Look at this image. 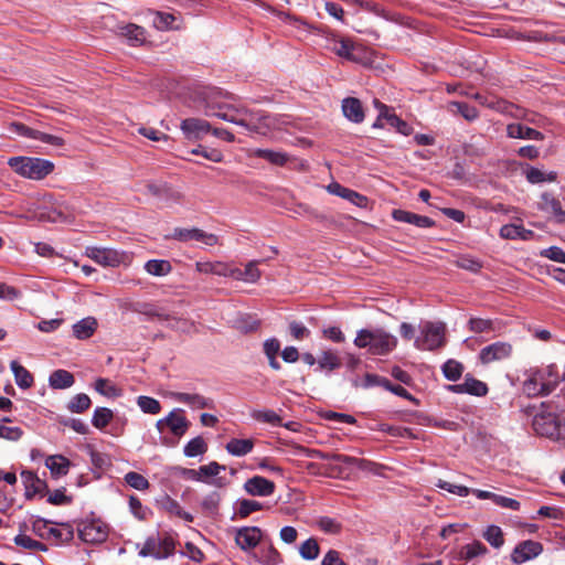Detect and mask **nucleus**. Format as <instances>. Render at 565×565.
Masks as SVG:
<instances>
[{"mask_svg": "<svg viewBox=\"0 0 565 565\" xmlns=\"http://www.w3.org/2000/svg\"><path fill=\"white\" fill-rule=\"evenodd\" d=\"M522 390L529 397L546 396L551 394L559 383V376L555 365L530 369L525 373Z\"/></svg>", "mask_w": 565, "mask_h": 565, "instance_id": "obj_1", "label": "nucleus"}, {"mask_svg": "<svg viewBox=\"0 0 565 565\" xmlns=\"http://www.w3.org/2000/svg\"><path fill=\"white\" fill-rule=\"evenodd\" d=\"M354 345L367 349L373 355H386L397 347V338L384 329H361L354 339Z\"/></svg>", "mask_w": 565, "mask_h": 565, "instance_id": "obj_2", "label": "nucleus"}, {"mask_svg": "<svg viewBox=\"0 0 565 565\" xmlns=\"http://www.w3.org/2000/svg\"><path fill=\"white\" fill-rule=\"evenodd\" d=\"M8 166L19 177L33 181H41L45 179L55 169V164L51 160L25 156L9 158Z\"/></svg>", "mask_w": 565, "mask_h": 565, "instance_id": "obj_3", "label": "nucleus"}, {"mask_svg": "<svg viewBox=\"0 0 565 565\" xmlns=\"http://www.w3.org/2000/svg\"><path fill=\"white\" fill-rule=\"evenodd\" d=\"M204 114L206 116L217 117L222 120L243 126L250 131H264L263 126L256 125L253 111L244 108L236 109L230 106H222L206 99L204 102Z\"/></svg>", "mask_w": 565, "mask_h": 565, "instance_id": "obj_4", "label": "nucleus"}, {"mask_svg": "<svg viewBox=\"0 0 565 565\" xmlns=\"http://www.w3.org/2000/svg\"><path fill=\"white\" fill-rule=\"evenodd\" d=\"M533 429L536 434L553 440H564L565 414L559 416L553 412L542 409L533 418Z\"/></svg>", "mask_w": 565, "mask_h": 565, "instance_id": "obj_5", "label": "nucleus"}, {"mask_svg": "<svg viewBox=\"0 0 565 565\" xmlns=\"http://www.w3.org/2000/svg\"><path fill=\"white\" fill-rule=\"evenodd\" d=\"M446 326L443 322H425L420 328V335L415 339V347L419 350H435L445 344Z\"/></svg>", "mask_w": 565, "mask_h": 565, "instance_id": "obj_6", "label": "nucleus"}, {"mask_svg": "<svg viewBox=\"0 0 565 565\" xmlns=\"http://www.w3.org/2000/svg\"><path fill=\"white\" fill-rule=\"evenodd\" d=\"M168 238L188 243L191 241L199 242L204 246H215L218 244V236L213 233H206L199 227L184 228V227H175L172 233L168 236Z\"/></svg>", "mask_w": 565, "mask_h": 565, "instance_id": "obj_7", "label": "nucleus"}, {"mask_svg": "<svg viewBox=\"0 0 565 565\" xmlns=\"http://www.w3.org/2000/svg\"><path fill=\"white\" fill-rule=\"evenodd\" d=\"M78 536L82 541L89 544H99L107 540L109 529L100 520H85L77 526Z\"/></svg>", "mask_w": 565, "mask_h": 565, "instance_id": "obj_8", "label": "nucleus"}, {"mask_svg": "<svg viewBox=\"0 0 565 565\" xmlns=\"http://www.w3.org/2000/svg\"><path fill=\"white\" fill-rule=\"evenodd\" d=\"M190 425V422L184 416V411L181 408H174L166 417L160 418L156 423L159 433H163L168 429L173 436L179 438L188 431Z\"/></svg>", "mask_w": 565, "mask_h": 565, "instance_id": "obj_9", "label": "nucleus"}, {"mask_svg": "<svg viewBox=\"0 0 565 565\" xmlns=\"http://www.w3.org/2000/svg\"><path fill=\"white\" fill-rule=\"evenodd\" d=\"M86 256L102 266L116 267L127 258L124 252L107 247H87Z\"/></svg>", "mask_w": 565, "mask_h": 565, "instance_id": "obj_10", "label": "nucleus"}, {"mask_svg": "<svg viewBox=\"0 0 565 565\" xmlns=\"http://www.w3.org/2000/svg\"><path fill=\"white\" fill-rule=\"evenodd\" d=\"M537 209L547 215L557 224H565V210L562 209L561 201L548 191L540 195Z\"/></svg>", "mask_w": 565, "mask_h": 565, "instance_id": "obj_11", "label": "nucleus"}, {"mask_svg": "<svg viewBox=\"0 0 565 565\" xmlns=\"http://www.w3.org/2000/svg\"><path fill=\"white\" fill-rule=\"evenodd\" d=\"M512 352L513 348L511 343L498 341L481 349L479 360L482 364H490L510 358Z\"/></svg>", "mask_w": 565, "mask_h": 565, "instance_id": "obj_12", "label": "nucleus"}, {"mask_svg": "<svg viewBox=\"0 0 565 565\" xmlns=\"http://www.w3.org/2000/svg\"><path fill=\"white\" fill-rule=\"evenodd\" d=\"M542 551L543 546L541 543L527 540L514 547L511 554V559L515 564H522L539 556Z\"/></svg>", "mask_w": 565, "mask_h": 565, "instance_id": "obj_13", "label": "nucleus"}, {"mask_svg": "<svg viewBox=\"0 0 565 565\" xmlns=\"http://www.w3.org/2000/svg\"><path fill=\"white\" fill-rule=\"evenodd\" d=\"M275 489L276 486L273 481L260 476H254L244 483V490L254 497H269Z\"/></svg>", "mask_w": 565, "mask_h": 565, "instance_id": "obj_14", "label": "nucleus"}, {"mask_svg": "<svg viewBox=\"0 0 565 565\" xmlns=\"http://www.w3.org/2000/svg\"><path fill=\"white\" fill-rule=\"evenodd\" d=\"M300 451L308 458H319L322 460H333L337 462H341L348 466H356L359 468H362L364 465V460L358 459L355 457H350L347 455H340V454H326L318 449H310V448H301Z\"/></svg>", "mask_w": 565, "mask_h": 565, "instance_id": "obj_15", "label": "nucleus"}, {"mask_svg": "<svg viewBox=\"0 0 565 565\" xmlns=\"http://www.w3.org/2000/svg\"><path fill=\"white\" fill-rule=\"evenodd\" d=\"M180 129L188 139H201L211 131V125L204 119L186 118L181 121Z\"/></svg>", "mask_w": 565, "mask_h": 565, "instance_id": "obj_16", "label": "nucleus"}, {"mask_svg": "<svg viewBox=\"0 0 565 565\" xmlns=\"http://www.w3.org/2000/svg\"><path fill=\"white\" fill-rule=\"evenodd\" d=\"M195 269L202 274H212L222 277L238 275V268L232 267L224 262H196Z\"/></svg>", "mask_w": 565, "mask_h": 565, "instance_id": "obj_17", "label": "nucleus"}, {"mask_svg": "<svg viewBox=\"0 0 565 565\" xmlns=\"http://www.w3.org/2000/svg\"><path fill=\"white\" fill-rule=\"evenodd\" d=\"M392 217L397 222L413 224L419 228H428L435 225L434 220L428 216L419 215L413 212H408L405 210H394L392 212Z\"/></svg>", "mask_w": 565, "mask_h": 565, "instance_id": "obj_18", "label": "nucleus"}, {"mask_svg": "<svg viewBox=\"0 0 565 565\" xmlns=\"http://www.w3.org/2000/svg\"><path fill=\"white\" fill-rule=\"evenodd\" d=\"M262 539V531L256 526H247L237 530L235 541L242 550L254 548Z\"/></svg>", "mask_w": 565, "mask_h": 565, "instance_id": "obj_19", "label": "nucleus"}, {"mask_svg": "<svg viewBox=\"0 0 565 565\" xmlns=\"http://www.w3.org/2000/svg\"><path fill=\"white\" fill-rule=\"evenodd\" d=\"M171 397L175 402L184 403L194 409L213 408L214 407L212 399L206 398L200 394L174 392V393H171Z\"/></svg>", "mask_w": 565, "mask_h": 565, "instance_id": "obj_20", "label": "nucleus"}, {"mask_svg": "<svg viewBox=\"0 0 565 565\" xmlns=\"http://www.w3.org/2000/svg\"><path fill=\"white\" fill-rule=\"evenodd\" d=\"M98 328L95 317H85L72 326V332L77 340H87L94 335Z\"/></svg>", "mask_w": 565, "mask_h": 565, "instance_id": "obj_21", "label": "nucleus"}, {"mask_svg": "<svg viewBox=\"0 0 565 565\" xmlns=\"http://www.w3.org/2000/svg\"><path fill=\"white\" fill-rule=\"evenodd\" d=\"M328 191L331 194H334L342 199L348 200L349 202L353 203L356 206H360V207L366 206L367 199L364 195H362L351 189L344 188L337 182L330 183L328 185Z\"/></svg>", "mask_w": 565, "mask_h": 565, "instance_id": "obj_22", "label": "nucleus"}, {"mask_svg": "<svg viewBox=\"0 0 565 565\" xmlns=\"http://www.w3.org/2000/svg\"><path fill=\"white\" fill-rule=\"evenodd\" d=\"M342 113L347 119L360 124L364 120L362 103L355 97H347L342 100Z\"/></svg>", "mask_w": 565, "mask_h": 565, "instance_id": "obj_23", "label": "nucleus"}, {"mask_svg": "<svg viewBox=\"0 0 565 565\" xmlns=\"http://www.w3.org/2000/svg\"><path fill=\"white\" fill-rule=\"evenodd\" d=\"M507 135L509 138L526 139V140H543L544 135L539 130L524 126L522 124L513 122L507 126Z\"/></svg>", "mask_w": 565, "mask_h": 565, "instance_id": "obj_24", "label": "nucleus"}, {"mask_svg": "<svg viewBox=\"0 0 565 565\" xmlns=\"http://www.w3.org/2000/svg\"><path fill=\"white\" fill-rule=\"evenodd\" d=\"M449 388L455 393H468L476 396H483L488 392L486 383L473 377H466L463 383L450 385Z\"/></svg>", "mask_w": 565, "mask_h": 565, "instance_id": "obj_25", "label": "nucleus"}, {"mask_svg": "<svg viewBox=\"0 0 565 565\" xmlns=\"http://www.w3.org/2000/svg\"><path fill=\"white\" fill-rule=\"evenodd\" d=\"M45 467L52 477L60 478L67 475L71 461L62 455H51L45 459Z\"/></svg>", "mask_w": 565, "mask_h": 565, "instance_id": "obj_26", "label": "nucleus"}, {"mask_svg": "<svg viewBox=\"0 0 565 565\" xmlns=\"http://www.w3.org/2000/svg\"><path fill=\"white\" fill-rule=\"evenodd\" d=\"M118 34L126 38L131 45H139L146 41L145 29L134 23L119 25Z\"/></svg>", "mask_w": 565, "mask_h": 565, "instance_id": "obj_27", "label": "nucleus"}, {"mask_svg": "<svg viewBox=\"0 0 565 565\" xmlns=\"http://www.w3.org/2000/svg\"><path fill=\"white\" fill-rule=\"evenodd\" d=\"M263 351L268 360L269 366L275 371H279L281 369V365L277 360L278 353L280 352L279 340L276 338L265 340Z\"/></svg>", "mask_w": 565, "mask_h": 565, "instance_id": "obj_28", "label": "nucleus"}, {"mask_svg": "<svg viewBox=\"0 0 565 565\" xmlns=\"http://www.w3.org/2000/svg\"><path fill=\"white\" fill-rule=\"evenodd\" d=\"M75 383L74 375L65 370H56L51 373L49 377V384L55 390H65Z\"/></svg>", "mask_w": 565, "mask_h": 565, "instance_id": "obj_29", "label": "nucleus"}, {"mask_svg": "<svg viewBox=\"0 0 565 565\" xmlns=\"http://www.w3.org/2000/svg\"><path fill=\"white\" fill-rule=\"evenodd\" d=\"M259 260H252L246 264L245 269L238 268V275H231L232 278L243 280L245 282L255 284L262 277V271L258 268Z\"/></svg>", "mask_w": 565, "mask_h": 565, "instance_id": "obj_30", "label": "nucleus"}, {"mask_svg": "<svg viewBox=\"0 0 565 565\" xmlns=\"http://www.w3.org/2000/svg\"><path fill=\"white\" fill-rule=\"evenodd\" d=\"M254 448V440L253 439H238L233 438L231 439L226 446L225 449L228 454L236 457H243L249 454Z\"/></svg>", "mask_w": 565, "mask_h": 565, "instance_id": "obj_31", "label": "nucleus"}, {"mask_svg": "<svg viewBox=\"0 0 565 565\" xmlns=\"http://www.w3.org/2000/svg\"><path fill=\"white\" fill-rule=\"evenodd\" d=\"M21 478L28 497L41 493L46 488V483L31 471H22Z\"/></svg>", "mask_w": 565, "mask_h": 565, "instance_id": "obj_32", "label": "nucleus"}, {"mask_svg": "<svg viewBox=\"0 0 565 565\" xmlns=\"http://www.w3.org/2000/svg\"><path fill=\"white\" fill-rule=\"evenodd\" d=\"M500 236L504 239H523L526 241L533 236V232L525 230L521 225L505 224L500 228Z\"/></svg>", "mask_w": 565, "mask_h": 565, "instance_id": "obj_33", "label": "nucleus"}, {"mask_svg": "<svg viewBox=\"0 0 565 565\" xmlns=\"http://www.w3.org/2000/svg\"><path fill=\"white\" fill-rule=\"evenodd\" d=\"M11 371L14 374V380L20 388L28 390L33 385L32 374L17 361L10 363Z\"/></svg>", "mask_w": 565, "mask_h": 565, "instance_id": "obj_34", "label": "nucleus"}, {"mask_svg": "<svg viewBox=\"0 0 565 565\" xmlns=\"http://www.w3.org/2000/svg\"><path fill=\"white\" fill-rule=\"evenodd\" d=\"M526 180L532 184L543 183V182H555L557 180L556 171L545 172L535 167H529L525 171Z\"/></svg>", "mask_w": 565, "mask_h": 565, "instance_id": "obj_35", "label": "nucleus"}, {"mask_svg": "<svg viewBox=\"0 0 565 565\" xmlns=\"http://www.w3.org/2000/svg\"><path fill=\"white\" fill-rule=\"evenodd\" d=\"M356 49L349 40H341L333 46V52L349 61L356 63H364L362 58L356 54Z\"/></svg>", "mask_w": 565, "mask_h": 565, "instance_id": "obj_36", "label": "nucleus"}, {"mask_svg": "<svg viewBox=\"0 0 565 565\" xmlns=\"http://www.w3.org/2000/svg\"><path fill=\"white\" fill-rule=\"evenodd\" d=\"M145 270L152 276L162 277L171 273L172 266L166 259H151L145 264Z\"/></svg>", "mask_w": 565, "mask_h": 565, "instance_id": "obj_37", "label": "nucleus"}, {"mask_svg": "<svg viewBox=\"0 0 565 565\" xmlns=\"http://www.w3.org/2000/svg\"><path fill=\"white\" fill-rule=\"evenodd\" d=\"M94 388L100 395L115 398L121 395V390L113 384L108 379L99 377L95 381Z\"/></svg>", "mask_w": 565, "mask_h": 565, "instance_id": "obj_38", "label": "nucleus"}, {"mask_svg": "<svg viewBox=\"0 0 565 565\" xmlns=\"http://www.w3.org/2000/svg\"><path fill=\"white\" fill-rule=\"evenodd\" d=\"M254 154L279 167L285 166L288 161V156L281 151H274L269 149H256L254 151Z\"/></svg>", "mask_w": 565, "mask_h": 565, "instance_id": "obj_39", "label": "nucleus"}, {"mask_svg": "<svg viewBox=\"0 0 565 565\" xmlns=\"http://www.w3.org/2000/svg\"><path fill=\"white\" fill-rule=\"evenodd\" d=\"M114 418V412L107 407H97L92 417V424L97 429H104Z\"/></svg>", "mask_w": 565, "mask_h": 565, "instance_id": "obj_40", "label": "nucleus"}, {"mask_svg": "<svg viewBox=\"0 0 565 565\" xmlns=\"http://www.w3.org/2000/svg\"><path fill=\"white\" fill-rule=\"evenodd\" d=\"M253 115L256 125L264 127V131H255L256 134L266 135L270 130L279 128L278 119L276 117L264 113H253Z\"/></svg>", "mask_w": 565, "mask_h": 565, "instance_id": "obj_41", "label": "nucleus"}, {"mask_svg": "<svg viewBox=\"0 0 565 565\" xmlns=\"http://www.w3.org/2000/svg\"><path fill=\"white\" fill-rule=\"evenodd\" d=\"M254 556L263 565H277L280 563V554L273 546L260 548Z\"/></svg>", "mask_w": 565, "mask_h": 565, "instance_id": "obj_42", "label": "nucleus"}, {"mask_svg": "<svg viewBox=\"0 0 565 565\" xmlns=\"http://www.w3.org/2000/svg\"><path fill=\"white\" fill-rule=\"evenodd\" d=\"M320 370L333 371L341 366L340 358L332 351H323L318 360Z\"/></svg>", "mask_w": 565, "mask_h": 565, "instance_id": "obj_43", "label": "nucleus"}, {"mask_svg": "<svg viewBox=\"0 0 565 565\" xmlns=\"http://www.w3.org/2000/svg\"><path fill=\"white\" fill-rule=\"evenodd\" d=\"M449 109L454 114H460L465 119L469 121L475 120L478 117V110L476 107L466 103L452 102L449 104Z\"/></svg>", "mask_w": 565, "mask_h": 565, "instance_id": "obj_44", "label": "nucleus"}, {"mask_svg": "<svg viewBox=\"0 0 565 565\" xmlns=\"http://www.w3.org/2000/svg\"><path fill=\"white\" fill-rule=\"evenodd\" d=\"M207 450V445L204 439L200 436L191 439L183 449L186 457H196L203 455Z\"/></svg>", "mask_w": 565, "mask_h": 565, "instance_id": "obj_45", "label": "nucleus"}, {"mask_svg": "<svg viewBox=\"0 0 565 565\" xmlns=\"http://www.w3.org/2000/svg\"><path fill=\"white\" fill-rule=\"evenodd\" d=\"M92 401L87 394L79 393L73 396L67 405L72 413H83L90 407Z\"/></svg>", "mask_w": 565, "mask_h": 565, "instance_id": "obj_46", "label": "nucleus"}, {"mask_svg": "<svg viewBox=\"0 0 565 565\" xmlns=\"http://www.w3.org/2000/svg\"><path fill=\"white\" fill-rule=\"evenodd\" d=\"M320 548L316 539H308L303 543H301L299 547V553L305 559H316L319 555Z\"/></svg>", "mask_w": 565, "mask_h": 565, "instance_id": "obj_47", "label": "nucleus"}, {"mask_svg": "<svg viewBox=\"0 0 565 565\" xmlns=\"http://www.w3.org/2000/svg\"><path fill=\"white\" fill-rule=\"evenodd\" d=\"M137 405L146 414L156 415L161 411L159 401L150 396H139L137 398Z\"/></svg>", "mask_w": 565, "mask_h": 565, "instance_id": "obj_48", "label": "nucleus"}, {"mask_svg": "<svg viewBox=\"0 0 565 565\" xmlns=\"http://www.w3.org/2000/svg\"><path fill=\"white\" fill-rule=\"evenodd\" d=\"M483 537L491 546L495 548L501 547L504 543L503 532L497 525H489L483 534Z\"/></svg>", "mask_w": 565, "mask_h": 565, "instance_id": "obj_49", "label": "nucleus"}, {"mask_svg": "<svg viewBox=\"0 0 565 565\" xmlns=\"http://www.w3.org/2000/svg\"><path fill=\"white\" fill-rule=\"evenodd\" d=\"M153 25L158 30H169L172 29V23L177 20L175 15L168 12L154 11Z\"/></svg>", "mask_w": 565, "mask_h": 565, "instance_id": "obj_50", "label": "nucleus"}, {"mask_svg": "<svg viewBox=\"0 0 565 565\" xmlns=\"http://www.w3.org/2000/svg\"><path fill=\"white\" fill-rule=\"evenodd\" d=\"M462 371V364L455 360L447 361L443 366L444 375L449 381H457L460 379Z\"/></svg>", "mask_w": 565, "mask_h": 565, "instance_id": "obj_51", "label": "nucleus"}, {"mask_svg": "<svg viewBox=\"0 0 565 565\" xmlns=\"http://www.w3.org/2000/svg\"><path fill=\"white\" fill-rule=\"evenodd\" d=\"M237 513L241 518H246L250 513L263 509V504L255 500L243 499L237 502Z\"/></svg>", "mask_w": 565, "mask_h": 565, "instance_id": "obj_52", "label": "nucleus"}, {"mask_svg": "<svg viewBox=\"0 0 565 565\" xmlns=\"http://www.w3.org/2000/svg\"><path fill=\"white\" fill-rule=\"evenodd\" d=\"M164 509L170 513V514H173L178 518H181L183 519L184 521L186 522H192L193 521V516L184 511L181 505L179 504V502H177L175 500L173 499H170L168 498L164 502Z\"/></svg>", "mask_w": 565, "mask_h": 565, "instance_id": "obj_53", "label": "nucleus"}, {"mask_svg": "<svg viewBox=\"0 0 565 565\" xmlns=\"http://www.w3.org/2000/svg\"><path fill=\"white\" fill-rule=\"evenodd\" d=\"M468 324L470 331L475 333L491 332L494 330L493 321L490 319L471 318Z\"/></svg>", "mask_w": 565, "mask_h": 565, "instance_id": "obj_54", "label": "nucleus"}, {"mask_svg": "<svg viewBox=\"0 0 565 565\" xmlns=\"http://www.w3.org/2000/svg\"><path fill=\"white\" fill-rule=\"evenodd\" d=\"M253 418L274 426L281 425V417L271 409L256 411L253 413Z\"/></svg>", "mask_w": 565, "mask_h": 565, "instance_id": "obj_55", "label": "nucleus"}, {"mask_svg": "<svg viewBox=\"0 0 565 565\" xmlns=\"http://www.w3.org/2000/svg\"><path fill=\"white\" fill-rule=\"evenodd\" d=\"M14 543L18 546H21L26 550H33V551H45L46 550V547L43 543L35 541L25 534L17 535L14 537Z\"/></svg>", "mask_w": 565, "mask_h": 565, "instance_id": "obj_56", "label": "nucleus"}, {"mask_svg": "<svg viewBox=\"0 0 565 565\" xmlns=\"http://www.w3.org/2000/svg\"><path fill=\"white\" fill-rule=\"evenodd\" d=\"M125 481L136 490L142 491L149 488V481L142 475L135 471L126 473Z\"/></svg>", "mask_w": 565, "mask_h": 565, "instance_id": "obj_57", "label": "nucleus"}, {"mask_svg": "<svg viewBox=\"0 0 565 565\" xmlns=\"http://www.w3.org/2000/svg\"><path fill=\"white\" fill-rule=\"evenodd\" d=\"M318 527L327 534H338L341 531V524L329 516H322L317 521Z\"/></svg>", "mask_w": 565, "mask_h": 565, "instance_id": "obj_58", "label": "nucleus"}, {"mask_svg": "<svg viewBox=\"0 0 565 565\" xmlns=\"http://www.w3.org/2000/svg\"><path fill=\"white\" fill-rule=\"evenodd\" d=\"M436 486L443 490H446L452 494L459 495V497H467L471 493V489L465 486L454 484L450 482H447L445 480H438Z\"/></svg>", "mask_w": 565, "mask_h": 565, "instance_id": "obj_59", "label": "nucleus"}, {"mask_svg": "<svg viewBox=\"0 0 565 565\" xmlns=\"http://www.w3.org/2000/svg\"><path fill=\"white\" fill-rule=\"evenodd\" d=\"M9 130L20 137L29 138L35 140L36 137V129H33L31 127H28L26 125L22 122H11L9 126Z\"/></svg>", "mask_w": 565, "mask_h": 565, "instance_id": "obj_60", "label": "nucleus"}, {"mask_svg": "<svg viewBox=\"0 0 565 565\" xmlns=\"http://www.w3.org/2000/svg\"><path fill=\"white\" fill-rule=\"evenodd\" d=\"M23 436V430L18 426L0 425V438L17 441Z\"/></svg>", "mask_w": 565, "mask_h": 565, "instance_id": "obj_61", "label": "nucleus"}, {"mask_svg": "<svg viewBox=\"0 0 565 565\" xmlns=\"http://www.w3.org/2000/svg\"><path fill=\"white\" fill-rule=\"evenodd\" d=\"M157 558H166L171 555L174 551V541L171 537H164L157 540Z\"/></svg>", "mask_w": 565, "mask_h": 565, "instance_id": "obj_62", "label": "nucleus"}, {"mask_svg": "<svg viewBox=\"0 0 565 565\" xmlns=\"http://www.w3.org/2000/svg\"><path fill=\"white\" fill-rule=\"evenodd\" d=\"M289 331L295 340H303L310 335V330L298 321H291L289 323Z\"/></svg>", "mask_w": 565, "mask_h": 565, "instance_id": "obj_63", "label": "nucleus"}, {"mask_svg": "<svg viewBox=\"0 0 565 565\" xmlns=\"http://www.w3.org/2000/svg\"><path fill=\"white\" fill-rule=\"evenodd\" d=\"M160 200L170 204L181 203L183 200V193L180 190L167 184Z\"/></svg>", "mask_w": 565, "mask_h": 565, "instance_id": "obj_64", "label": "nucleus"}]
</instances>
